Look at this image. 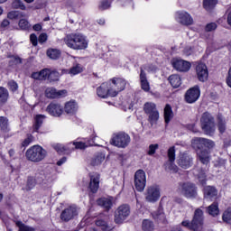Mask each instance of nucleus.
I'll list each match as a JSON object with an SVG mask.
<instances>
[{"instance_id": "obj_14", "label": "nucleus", "mask_w": 231, "mask_h": 231, "mask_svg": "<svg viewBox=\"0 0 231 231\" xmlns=\"http://www.w3.org/2000/svg\"><path fill=\"white\" fill-rule=\"evenodd\" d=\"M99 188H100V174L97 172L89 173L88 189L90 192H92L93 194H97V192H98Z\"/></svg>"}, {"instance_id": "obj_21", "label": "nucleus", "mask_w": 231, "mask_h": 231, "mask_svg": "<svg viewBox=\"0 0 231 231\" xmlns=\"http://www.w3.org/2000/svg\"><path fill=\"white\" fill-rule=\"evenodd\" d=\"M68 93L66 90H57L53 88H48L45 90V97L47 98H60V97H64Z\"/></svg>"}, {"instance_id": "obj_23", "label": "nucleus", "mask_w": 231, "mask_h": 231, "mask_svg": "<svg viewBox=\"0 0 231 231\" xmlns=\"http://www.w3.org/2000/svg\"><path fill=\"white\" fill-rule=\"evenodd\" d=\"M178 165L182 169H189L192 165V157L188 154H182L178 161Z\"/></svg>"}, {"instance_id": "obj_27", "label": "nucleus", "mask_w": 231, "mask_h": 231, "mask_svg": "<svg viewBox=\"0 0 231 231\" xmlns=\"http://www.w3.org/2000/svg\"><path fill=\"white\" fill-rule=\"evenodd\" d=\"M8 98H10L8 89L5 87H0V107H3V106L8 102Z\"/></svg>"}, {"instance_id": "obj_7", "label": "nucleus", "mask_w": 231, "mask_h": 231, "mask_svg": "<svg viewBox=\"0 0 231 231\" xmlns=\"http://www.w3.org/2000/svg\"><path fill=\"white\" fill-rule=\"evenodd\" d=\"M191 147L198 152V151H205V149H203L204 147H207V149H214L216 143L214 141L207 138L195 137L191 140Z\"/></svg>"}, {"instance_id": "obj_18", "label": "nucleus", "mask_w": 231, "mask_h": 231, "mask_svg": "<svg viewBox=\"0 0 231 231\" xmlns=\"http://www.w3.org/2000/svg\"><path fill=\"white\" fill-rule=\"evenodd\" d=\"M176 15L177 21L184 26H190V24H193L194 23L192 16H190L187 12H177Z\"/></svg>"}, {"instance_id": "obj_36", "label": "nucleus", "mask_w": 231, "mask_h": 231, "mask_svg": "<svg viewBox=\"0 0 231 231\" xmlns=\"http://www.w3.org/2000/svg\"><path fill=\"white\" fill-rule=\"evenodd\" d=\"M84 71V67L80 64H74L69 70V75H79V73H82Z\"/></svg>"}, {"instance_id": "obj_9", "label": "nucleus", "mask_w": 231, "mask_h": 231, "mask_svg": "<svg viewBox=\"0 0 231 231\" xmlns=\"http://www.w3.org/2000/svg\"><path fill=\"white\" fill-rule=\"evenodd\" d=\"M77 216H79V208L75 205H71L61 211L60 219L62 223H69V221H71V219H75Z\"/></svg>"}, {"instance_id": "obj_28", "label": "nucleus", "mask_w": 231, "mask_h": 231, "mask_svg": "<svg viewBox=\"0 0 231 231\" xmlns=\"http://www.w3.org/2000/svg\"><path fill=\"white\" fill-rule=\"evenodd\" d=\"M0 131H2V133L10 132V124L8 122V117L0 116Z\"/></svg>"}, {"instance_id": "obj_59", "label": "nucleus", "mask_w": 231, "mask_h": 231, "mask_svg": "<svg viewBox=\"0 0 231 231\" xmlns=\"http://www.w3.org/2000/svg\"><path fill=\"white\" fill-rule=\"evenodd\" d=\"M111 7V3H109V1L107 0H103L101 2V5H99V8L101 10H107V8H110Z\"/></svg>"}, {"instance_id": "obj_1", "label": "nucleus", "mask_w": 231, "mask_h": 231, "mask_svg": "<svg viewBox=\"0 0 231 231\" xmlns=\"http://www.w3.org/2000/svg\"><path fill=\"white\" fill-rule=\"evenodd\" d=\"M64 42L71 50H86L88 48V40L82 33H69L64 38Z\"/></svg>"}, {"instance_id": "obj_54", "label": "nucleus", "mask_w": 231, "mask_h": 231, "mask_svg": "<svg viewBox=\"0 0 231 231\" xmlns=\"http://www.w3.org/2000/svg\"><path fill=\"white\" fill-rule=\"evenodd\" d=\"M96 226H99L101 230H108L109 227L107 226V222L102 219H98L96 221Z\"/></svg>"}, {"instance_id": "obj_20", "label": "nucleus", "mask_w": 231, "mask_h": 231, "mask_svg": "<svg viewBox=\"0 0 231 231\" xmlns=\"http://www.w3.org/2000/svg\"><path fill=\"white\" fill-rule=\"evenodd\" d=\"M97 97L100 98H107V97H111L113 89H111V87L109 88V83H103L99 88H97Z\"/></svg>"}, {"instance_id": "obj_52", "label": "nucleus", "mask_w": 231, "mask_h": 231, "mask_svg": "<svg viewBox=\"0 0 231 231\" xmlns=\"http://www.w3.org/2000/svg\"><path fill=\"white\" fill-rule=\"evenodd\" d=\"M47 79L51 82H57V80H59V72L50 70V73Z\"/></svg>"}, {"instance_id": "obj_48", "label": "nucleus", "mask_w": 231, "mask_h": 231, "mask_svg": "<svg viewBox=\"0 0 231 231\" xmlns=\"http://www.w3.org/2000/svg\"><path fill=\"white\" fill-rule=\"evenodd\" d=\"M18 64H23V59L19 56H11L9 66H17Z\"/></svg>"}, {"instance_id": "obj_53", "label": "nucleus", "mask_w": 231, "mask_h": 231, "mask_svg": "<svg viewBox=\"0 0 231 231\" xmlns=\"http://www.w3.org/2000/svg\"><path fill=\"white\" fill-rule=\"evenodd\" d=\"M30 23L26 19H21L19 21V27L21 30H30Z\"/></svg>"}, {"instance_id": "obj_25", "label": "nucleus", "mask_w": 231, "mask_h": 231, "mask_svg": "<svg viewBox=\"0 0 231 231\" xmlns=\"http://www.w3.org/2000/svg\"><path fill=\"white\" fill-rule=\"evenodd\" d=\"M217 196V189L212 186H206L204 188V198L207 199H212V198H216Z\"/></svg>"}, {"instance_id": "obj_17", "label": "nucleus", "mask_w": 231, "mask_h": 231, "mask_svg": "<svg viewBox=\"0 0 231 231\" xmlns=\"http://www.w3.org/2000/svg\"><path fill=\"white\" fill-rule=\"evenodd\" d=\"M47 113L51 115V116L59 117L62 115L64 110L62 109V106L59 103L51 102L48 105L46 108Z\"/></svg>"}, {"instance_id": "obj_37", "label": "nucleus", "mask_w": 231, "mask_h": 231, "mask_svg": "<svg viewBox=\"0 0 231 231\" xmlns=\"http://www.w3.org/2000/svg\"><path fill=\"white\" fill-rule=\"evenodd\" d=\"M143 231H153L154 230V223L149 219H144L142 223Z\"/></svg>"}, {"instance_id": "obj_45", "label": "nucleus", "mask_w": 231, "mask_h": 231, "mask_svg": "<svg viewBox=\"0 0 231 231\" xmlns=\"http://www.w3.org/2000/svg\"><path fill=\"white\" fill-rule=\"evenodd\" d=\"M16 226H18L19 231H35V228L23 224L22 221H15Z\"/></svg>"}, {"instance_id": "obj_16", "label": "nucleus", "mask_w": 231, "mask_h": 231, "mask_svg": "<svg viewBox=\"0 0 231 231\" xmlns=\"http://www.w3.org/2000/svg\"><path fill=\"white\" fill-rule=\"evenodd\" d=\"M196 73L199 82H207L208 80V69L205 63H199L196 66Z\"/></svg>"}, {"instance_id": "obj_47", "label": "nucleus", "mask_w": 231, "mask_h": 231, "mask_svg": "<svg viewBox=\"0 0 231 231\" xmlns=\"http://www.w3.org/2000/svg\"><path fill=\"white\" fill-rule=\"evenodd\" d=\"M12 8H14L15 10H26V6L21 0H14L12 3Z\"/></svg>"}, {"instance_id": "obj_32", "label": "nucleus", "mask_w": 231, "mask_h": 231, "mask_svg": "<svg viewBox=\"0 0 231 231\" xmlns=\"http://www.w3.org/2000/svg\"><path fill=\"white\" fill-rule=\"evenodd\" d=\"M97 205H99V207H103L106 210H109L113 206V202L109 199L102 198L97 199Z\"/></svg>"}, {"instance_id": "obj_8", "label": "nucleus", "mask_w": 231, "mask_h": 231, "mask_svg": "<svg viewBox=\"0 0 231 231\" xmlns=\"http://www.w3.org/2000/svg\"><path fill=\"white\" fill-rule=\"evenodd\" d=\"M111 143L119 149H125V147L131 143V136L124 132L115 134Z\"/></svg>"}, {"instance_id": "obj_24", "label": "nucleus", "mask_w": 231, "mask_h": 231, "mask_svg": "<svg viewBox=\"0 0 231 231\" xmlns=\"http://www.w3.org/2000/svg\"><path fill=\"white\" fill-rule=\"evenodd\" d=\"M217 126L221 134L226 131V121L221 114H217Z\"/></svg>"}, {"instance_id": "obj_63", "label": "nucleus", "mask_w": 231, "mask_h": 231, "mask_svg": "<svg viewBox=\"0 0 231 231\" xmlns=\"http://www.w3.org/2000/svg\"><path fill=\"white\" fill-rule=\"evenodd\" d=\"M8 86H9L11 91H17L18 86H17V84L15 83V81H9V82H8Z\"/></svg>"}, {"instance_id": "obj_56", "label": "nucleus", "mask_w": 231, "mask_h": 231, "mask_svg": "<svg viewBox=\"0 0 231 231\" xmlns=\"http://www.w3.org/2000/svg\"><path fill=\"white\" fill-rule=\"evenodd\" d=\"M32 142H33V135L28 134L27 138H25L22 143V147H28Z\"/></svg>"}, {"instance_id": "obj_64", "label": "nucleus", "mask_w": 231, "mask_h": 231, "mask_svg": "<svg viewBox=\"0 0 231 231\" xmlns=\"http://www.w3.org/2000/svg\"><path fill=\"white\" fill-rule=\"evenodd\" d=\"M226 84L229 88H231V67L227 72Z\"/></svg>"}, {"instance_id": "obj_61", "label": "nucleus", "mask_w": 231, "mask_h": 231, "mask_svg": "<svg viewBox=\"0 0 231 231\" xmlns=\"http://www.w3.org/2000/svg\"><path fill=\"white\" fill-rule=\"evenodd\" d=\"M30 41L32 46H37L38 41H37V35H35V33H32L30 35Z\"/></svg>"}, {"instance_id": "obj_38", "label": "nucleus", "mask_w": 231, "mask_h": 231, "mask_svg": "<svg viewBox=\"0 0 231 231\" xmlns=\"http://www.w3.org/2000/svg\"><path fill=\"white\" fill-rule=\"evenodd\" d=\"M217 5V0H204L203 6L205 10L208 12H210V10H213V8H216V5Z\"/></svg>"}, {"instance_id": "obj_5", "label": "nucleus", "mask_w": 231, "mask_h": 231, "mask_svg": "<svg viewBox=\"0 0 231 231\" xmlns=\"http://www.w3.org/2000/svg\"><path fill=\"white\" fill-rule=\"evenodd\" d=\"M143 111L148 116V122L150 123L151 127L158 123V120H160V112L156 107V104L146 102L143 105Z\"/></svg>"}, {"instance_id": "obj_31", "label": "nucleus", "mask_w": 231, "mask_h": 231, "mask_svg": "<svg viewBox=\"0 0 231 231\" xmlns=\"http://www.w3.org/2000/svg\"><path fill=\"white\" fill-rule=\"evenodd\" d=\"M78 109L77 103L75 101H69L65 105V113L68 115H73Z\"/></svg>"}, {"instance_id": "obj_46", "label": "nucleus", "mask_w": 231, "mask_h": 231, "mask_svg": "<svg viewBox=\"0 0 231 231\" xmlns=\"http://www.w3.org/2000/svg\"><path fill=\"white\" fill-rule=\"evenodd\" d=\"M7 17L8 19H21V17H24V15L23 14V13L19 12V11H11L7 14Z\"/></svg>"}, {"instance_id": "obj_39", "label": "nucleus", "mask_w": 231, "mask_h": 231, "mask_svg": "<svg viewBox=\"0 0 231 231\" xmlns=\"http://www.w3.org/2000/svg\"><path fill=\"white\" fill-rule=\"evenodd\" d=\"M45 116L42 115H38L35 117V124L33 125V131L37 133L39 129L41 128V125H42V122H44Z\"/></svg>"}, {"instance_id": "obj_29", "label": "nucleus", "mask_w": 231, "mask_h": 231, "mask_svg": "<svg viewBox=\"0 0 231 231\" xmlns=\"http://www.w3.org/2000/svg\"><path fill=\"white\" fill-rule=\"evenodd\" d=\"M171 86H172V88H180V86H181V78L176 74L171 75L169 77L168 79Z\"/></svg>"}, {"instance_id": "obj_12", "label": "nucleus", "mask_w": 231, "mask_h": 231, "mask_svg": "<svg viewBox=\"0 0 231 231\" xmlns=\"http://www.w3.org/2000/svg\"><path fill=\"white\" fill-rule=\"evenodd\" d=\"M147 179L145 177V171L143 170H138L134 174V187L138 192H143Z\"/></svg>"}, {"instance_id": "obj_4", "label": "nucleus", "mask_w": 231, "mask_h": 231, "mask_svg": "<svg viewBox=\"0 0 231 231\" xmlns=\"http://www.w3.org/2000/svg\"><path fill=\"white\" fill-rule=\"evenodd\" d=\"M200 127L205 134H214L216 133V121L212 114L204 112L200 117Z\"/></svg>"}, {"instance_id": "obj_2", "label": "nucleus", "mask_w": 231, "mask_h": 231, "mask_svg": "<svg viewBox=\"0 0 231 231\" xmlns=\"http://www.w3.org/2000/svg\"><path fill=\"white\" fill-rule=\"evenodd\" d=\"M204 223L205 216L203 215V210H201V208H197L194 212L192 220H184L181 222V225L189 230L201 231L200 228H202Z\"/></svg>"}, {"instance_id": "obj_44", "label": "nucleus", "mask_w": 231, "mask_h": 231, "mask_svg": "<svg viewBox=\"0 0 231 231\" xmlns=\"http://www.w3.org/2000/svg\"><path fill=\"white\" fill-rule=\"evenodd\" d=\"M208 212L209 216H217L219 214V208L216 203H213L208 208Z\"/></svg>"}, {"instance_id": "obj_22", "label": "nucleus", "mask_w": 231, "mask_h": 231, "mask_svg": "<svg viewBox=\"0 0 231 231\" xmlns=\"http://www.w3.org/2000/svg\"><path fill=\"white\" fill-rule=\"evenodd\" d=\"M197 160L203 165H208L210 163V152L208 150L197 151Z\"/></svg>"}, {"instance_id": "obj_13", "label": "nucleus", "mask_w": 231, "mask_h": 231, "mask_svg": "<svg viewBox=\"0 0 231 231\" xmlns=\"http://www.w3.org/2000/svg\"><path fill=\"white\" fill-rule=\"evenodd\" d=\"M112 86L110 88L112 89L111 97H116L120 91H124L125 89V79L122 78H115L112 79Z\"/></svg>"}, {"instance_id": "obj_42", "label": "nucleus", "mask_w": 231, "mask_h": 231, "mask_svg": "<svg viewBox=\"0 0 231 231\" xmlns=\"http://www.w3.org/2000/svg\"><path fill=\"white\" fill-rule=\"evenodd\" d=\"M47 55L50 59H52L53 60H57L60 57V51L57 49H49L47 51Z\"/></svg>"}, {"instance_id": "obj_19", "label": "nucleus", "mask_w": 231, "mask_h": 231, "mask_svg": "<svg viewBox=\"0 0 231 231\" xmlns=\"http://www.w3.org/2000/svg\"><path fill=\"white\" fill-rule=\"evenodd\" d=\"M172 66L174 69H177V71H182L187 72L189 69H190V62L183 60H175L172 62Z\"/></svg>"}, {"instance_id": "obj_60", "label": "nucleus", "mask_w": 231, "mask_h": 231, "mask_svg": "<svg viewBox=\"0 0 231 231\" xmlns=\"http://www.w3.org/2000/svg\"><path fill=\"white\" fill-rule=\"evenodd\" d=\"M73 145H75V149H86V147H88V145H86V143H82V142H73Z\"/></svg>"}, {"instance_id": "obj_41", "label": "nucleus", "mask_w": 231, "mask_h": 231, "mask_svg": "<svg viewBox=\"0 0 231 231\" xmlns=\"http://www.w3.org/2000/svg\"><path fill=\"white\" fill-rule=\"evenodd\" d=\"M105 160H106V156H104V154L102 153H99L92 159L90 164L93 167H97V165H100L102 162H104Z\"/></svg>"}, {"instance_id": "obj_55", "label": "nucleus", "mask_w": 231, "mask_h": 231, "mask_svg": "<svg viewBox=\"0 0 231 231\" xmlns=\"http://www.w3.org/2000/svg\"><path fill=\"white\" fill-rule=\"evenodd\" d=\"M158 147H159L158 143L150 144L148 151H147V155L152 156V155L156 154V150L158 149Z\"/></svg>"}, {"instance_id": "obj_57", "label": "nucleus", "mask_w": 231, "mask_h": 231, "mask_svg": "<svg viewBox=\"0 0 231 231\" xmlns=\"http://www.w3.org/2000/svg\"><path fill=\"white\" fill-rule=\"evenodd\" d=\"M217 29V24L216 23H209L205 27V32H214Z\"/></svg>"}, {"instance_id": "obj_51", "label": "nucleus", "mask_w": 231, "mask_h": 231, "mask_svg": "<svg viewBox=\"0 0 231 231\" xmlns=\"http://www.w3.org/2000/svg\"><path fill=\"white\" fill-rule=\"evenodd\" d=\"M165 170L171 172H178V166H176L173 162L169 161V162L165 164Z\"/></svg>"}, {"instance_id": "obj_15", "label": "nucleus", "mask_w": 231, "mask_h": 231, "mask_svg": "<svg viewBox=\"0 0 231 231\" xmlns=\"http://www.w3.org/2000/svg\"><path fill=\"white\" fill-rule=\"evenodd\" d=\"M199 87L196 86L189 88L185 94V100L188 104H194L199 98Z\"/></svg>"}, {"instance_id": "obj_35", "label": "nucleus", "mask_w": 231, "mask_h": 231, "mask_svg": "<svg viewBox=\"0 0 231 231\" xmlns=\"http://www.w3.org/2000/svg\"><path fill=\"white\" fill-rule=\"evenodd\" d=\"M195 176L198 177L199 181H200L201 185H205L207 183V175L203 170H195L194 171Z\"/></svg>"}, {"instance_id": "obj_58", "label": "nucleus", "mask_w": 231, "mask_h": 231, "mask_svg": "<svg viewBox=\"0 0 231 231\" xmlns=\"http://www.w3.org/2000/svg\"><path fill=\"white\" fill-rule=\"evenodd\" d=\"M50 75V69H43L40 71L41 80H46Z\"/></svg>"}, {"instance_id": "obj_11", "label": "nucleus", "mask_w": 231, "mask_h": 231, "mask_svg": "<svg viewBox=\"0 0 231 231\" xmlns=\"http://www.w3.org/2000/svg\"><path fill=\"white\" fill-rule=\"evenodd\" d=\"M145 200L148 203H156L158 199H160V186L158 185H152L146 189L145 191Z\"/></svg>"}, {"instance_id": "obj_40", "label": "nucleus", "mask_w": 231, "mask_h": 231, "mask_svg": "<svg viewBox=\"0 0 231 231\" xmlns=\"http://www.w3.org/2000/svg\"><path fill=\"white\" fill-rule=\"evenodd\" d=\"M33 178L38 185L44 183V180H46L44 171H40L36 172Z\"/></svg>"}, {"instance_id": "obj_50", "label": "nucleus", "mask_w": 231, "mask_h": 231, "mask_svg": "<svg viewBox=\"0 0 231 231\" xmlns=\"http://www.w3.org/2000/svg\"><path fill=\"white\" fill-rule=\"evenodd\" d=\"M224 223H231V208H228L222 216Z\"/></svg>"}, {"instance_id": "obj_62", "label": "nucleus", "mask_w": 231, "mask_h": 231, "mask_svg": "<svg viewBox=\"0 0 231 231\" xmlns=\"http://www.w3.org/2000/svg\"><path fill=\"white\" fill-rule=\"evenodd\" d=\"M38 41H39V42H41L42 44L43 42H46V41H48V34H46V33H42V34H40Z\"/></svg>"}, {"instance_id": "obj_30", "label": "nucleus", "mask_w": 231, "mask_h": 231, "mask_svg": "<svg viewBox=\"0 0 231 231\" xmlns=\"http://www.w3.org/2000/svg\"><path fill=\"white\" fill-rule=\"evenodd\" d=\"M174 116V114L172 113V107H171V105H166L164 107V120L166 124H169L171 120H172Z\"/></svg>"}, {"instance_id": "obj_34", "label": "nucleus", "mask_w": 231, "mask_h": 231, "mask_svg": "<svg viewBox=\"0 0 231 231\" xmlns=\"http://www.w3.org/2000/svg\"><path fill=\"white\" fill-rule=\"evenodd\" d=\"M152 216L155 221H165V213H163V208H159Z\"/></svg>"}, {"instance_id": "obj_33", "label": "nucleus", "mask_w": 231, "mask_h": 231, "mask_svg": "<svg viewBox=\"0 0 231 231\" xmlns=\"http://www.w3.org/2000/svg\"><path fill=\"white\" fill-rule=\"evenodd\" d=\"M38 183L36 182L35 179L33 176H28L27 177V181L24 189L28 191L32 190V189L35 188V185Z\"/></svg>"}, {"instance_id": "obj_26", "label": "nucleus", "mask_w": 231, "mask_h": 231, "mask_svg": "<svg viewBox=\"0 0 231 231\" xmlns=\"http://www.w3.org/2000/svg\"><path fill=\"white\" fill-rule=\"evenodd\" d=\"M140 80L142 89H143V91H149V89H151V87L149 86V81H147V74H145L143 69H141Z\"/></svg>"}, {"instance_id": "obj_43", "label": "nucleus", "mask_w": 231, "mask_h": 231, "mask_svg": "<svg viewBox=\"0 0 231 231\" xmlns=\"http://www.w3.org/2000/svg\"><path fill=\"white\" fill-rule=\"evenodd\" d=\"M53 149H55L57 151V152L60 153V152H66L67 154H70L71 153V150H69V148L60 144V143H57L52 145Z\"/></svg>"}, {"instance_id": "obj_6", "label": "nucleus", "mask_w": 231, "mask_h": 231, "mask_svg": "<svg viewBox=\"0 0 231 231\" xmlns=\"http://www.w3.org/2000/svg\"><path fill=\"white\" fill-rule=\"evenodd\" d=\"M129 216H131V207L127 204H123L115 211L114 221L117 225H122Z\"/></svg>"}, {"instance_id": "obj_10", "label": "nucleus", "mask_w": 231, "mask_h": 231, "mask_svg": "<svg viewBox=\"0 0 231 231\" xmlns=\"http://www.w3.org/2000/svg\"><path fill=\"white\" fill-rule=\"evenodd\" d=\"M180 192L185 198H196L198 196V187L192 182H183L180 184Z\"/></svg>"}, {"instance_id": "obj_49", "label": "nucleus", "mask_w": 231, "mask_h": 231, "mask_svg": "<svg viewBox=\"0 0 231 231\" xmlns=\"http://www.w3.org/2000/svg\"><path fill=\"white\" fill-rule=\"evenodd\" d=\"M169 162H174L176 160V147L171 146L168 150Z\"/></svg>"}, {"instance_id": "obj_3", "label": "nucleus", "mask_w": 231, "mask_h": 231, "mask_svg": "<svg viewBox=\"0 0 231 231\" xmlns=\"http://www.w3.org/2000/svg\"><path fill=\"white\" fill-rule=\"evenodd\" d=\"M47 154L48 152L42 146L34 145L26 151L25 157L29 162L39 163V162H42L46 158Z\"/></svg>"}]
</instances>
